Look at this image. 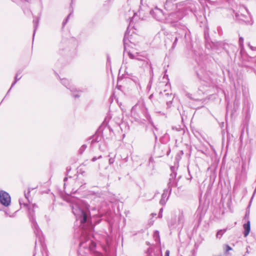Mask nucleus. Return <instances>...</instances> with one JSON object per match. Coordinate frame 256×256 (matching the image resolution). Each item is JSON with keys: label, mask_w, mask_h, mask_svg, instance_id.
<instances>
[{"label": "nucleus", "mask_w": 256, "mask_h": 256, "mask_svg": "<svg viewBox=\"0 0 256 256\" xmlns=\"http://www.w3.org/2000/svg\"><path fill=\"white\" fill-rule=\"evenodd\" d=\"M67 180H68V178L65 177V178H64V182H65Z\"/></svg>", "instance_id": "49"}, {"label": "nucleus", "mask_w": 256, "mask_h": 256, "mask_svg": "<svg viewBox=\"0 0 256 256\" xmlns=\"http://www.w3.org/2000/svg\"><path fill=\"white\" fill-rule=\"evenodd\" d=\"M146 256H152V253L150 252V249L148 248L146 252Z\"/></svg>", "instance_id": "39"}, {"label": "nucleus", "mask_w": 256, "mask_h": 256, "mask_svg": "<svg viewBox=\"0 0 256 256\" xmlns=\"http://www.w3.org/2000/svg\"><path fill=\"white\" fill-rule=\"evenodd\" d=\"M33 256H35V254H34Z\"/></svg>", "instance_id": "59"}, {"label": "nucleus", "mask_w": 256, "mask_h": 256, "mask_svg": "<svg viewBox=\"0 0 256 256\" xmlns=\"http://www.w3.org/2000/svg\"><path fill=\"white\" fill-rule=\"evenodd\" d=\"M190 31L186 28L178 30L172 34H168L164 38L165 46L166 48H170V50H172L176 48L178 42L183 43L186 42L190 40Z\"/></svg>", "instance_id": "3"}, {"label": "nucleus", "mask_w": 256, "mask_h": 256, "mask_svg": "<svg viewBox=\"0 0 256 256\" xmlns=\"http://www.w3.org/2000/svg\"><path fill=\"white\" fill-rule=\"evenodd\" d=\"M226 230L227 228L218 230L216 234V238L220 239L222 236L223 234L226 232Z\"/></svg>", "instance_id": "19"}, {"label": "nucleus", "mask_w": 256, "mask_h": 256, "mask_svg": "<svg viewBox=\"0 0 256 256\" xmlns=\"http://www.w3.org/2000/svg\"><path fill=\"white\" fill-rule=\"evenodd\" d=\"M60 80L62 84L68 89L70 90V92H73L74 90V87L70 84L68 80L66 78H62Z\"/></svg>", "instance_id": "13"}, {"label": "nucleus", "mask_w": 256, "mask_h": 256, "mask_svg": "<svg viewBox=\"0 0 256 256\" xmlns=\"http://www.w3.org/2000/svg\"><path fill=\"white\" fill-rule=\"evenodd\" d=\"M87 148V146L85 144L82 145L78 150V154H82L86 150Z\"/></svg>", "instance_id": "23"}, {"label": "nucleus", "mask_w": 256, "mask_h": 256, "mask_svg": "<svg viewBox=\"0 0 256 256\" xmlns=\"http://www.w3.org/2000/svg\"><path fill=\"white\" fill-rule=\"evenodd\" d=\"M244 39L242 36H240L238 40V44L240 46V48L242 50H244Z\"/></svg>", "instance_id": "22"}, {"label": "nucleus", "mask_w": 256, "mask_h": 256, "mask_svg": "<svg viewBox=\"0 0 256 256\" xmlns=\"http://www.w3.org/2000/svg\"><path fill=\"white\" fill-rule=\"evenodd\" d=\"M248 248H250V246H247V248H246V254H249V251L248 250Z\"/></svg>", "instance_id": "48"}, {"label": "nucleus", "mask_w": 256, "mask_h": 256, "mask_svg": "<svg viewBox=\"0 0 256 256\" xmlns=\"http://www.w3.org/2000/svg\"><path fill=\"white\" fill-rule=\"evenodd\" d=\"M20 72L19 73L18 72L16 74V75L15 76V78H14V80L12 83V86H11L10 88L9 89V90H8V92H7V94L10 92V90L12 89V88L16 84L17 82L21 78V76L18 77V74H20Z\"/></svg>", "instance_id": "20"}, {"label": "nucleus", "mask_w": 256, "mask_h": 256, "mask_svg": "<svg viewBox=\"0 0 256 256\" xmlns=\"http://www.w3.org/2000/svg\"><path fill=\"white\" fill-rule=\"evenodd\" d=\"M73 1H74V0H72V2H73Z\"/></svg>", "instance_id": "58"}, {"label": "nucleus", "mask_w": 256, "mask_h": 256, "mask_svg": "<svg viewBox=\"0 0 256 256\" xmlns=\"http://www.w3.org/2000/svg\"><path fill=\"white\" fill-rule=\"evenodd\" d=\"M248 46H250V48L252 50H256V47H254L250 45V44H248Z\"/></svg>", "instance_id": "41"}, {"label": "nucleus", "mask_w": 256, "mask_h": 256, "mask_svg": "<svg viewBox=\"0 0 256 256\" xmlns=\"http://www.w3.org/2000/svg\"><path fill=\"white\" fill-rule=\"evenodd\" d=\"M243 226L244 228V237H246L250 230V221L248 220L246 223L244 224Z\"/></svg>", "instance_id": "16"}, {"label": "nucleus", "mask_w": 256, "mask_h": 256, "mask_svg": "<svg viewBox=\"0 0 256 256\" xmlns=\"http://www.w3.org/2000/svg\"><path fill=\"white\" fill-rule=\"evenodd\" d=\"M131 117L138 124H144L145 122H148V124L146 126V131H150L154 137V141L158 140V137L154 131L158 128L154 126L151 117L148 112L147 108L143 103L137 104L134 106L131 110Z\"/></svg>", "instance_id": "2"}, {"label": "nucleus", "mask_w": 256, "mask_h": 256, "mask_svg": "<svg viewBox=\"0 0 256 256\" xmlns=\"http://www.w3.org/2000/svg\"><path fill=\"white\" fill-rule=\"evenodd\" d=\"M208 34H206V30H205V31H204V36H205V38H206V36H208Z\"/></svg>", "instance_id": "46"}, {"label": "nucleus", "mask_w": 256, "mask_h": 256, "mask_svg": "<svg viewBox=\"0 0 256 256\" xmlns=\"http://www.w3.org/2000/svg\"><path fill=\"white\" fill-rule=\"evenodd\" d=\"M170 194H171V193H170L168 189V188L164 189V192L162 195V198L160 201V204L162 206L166 204Z\"/></svg>", "instance_id": "12"}, {"label": "nucleus", "mask_w": 256, "mask_h": 256, "mask_svg": "<svg viewBox=\"0 0 256 256\" xmlns=\"http://www.w3.org/2000/svg\"><path fill=\"white\" fill-rule=\"evenodd\" d=\"M41 7L42 8V4L41 3Z\"/></svg>", "instance_id": "56"}, {"label": "nucleus", "mask_w": 256, "mask_h": 256, "mask_svg": "<svg viewBox=\"0 0 256 256\" xmlns=\"http://www.w3.org/2000/svg\"><path fill=\"white\" fill-rule=\"evenodd\" d=\"M228 139H229V137H228Z\"/></svg>", "instance_id": "57"}, {"label": "nucleus", "mask_w": 256, "mask_h": 256, "mask_svg": "<svg viewBox=\"0 0 256 256\" xmlns=\"http://www.w3.org/2000/svg\"><path fill=\"white\" fill-rule=\"evenodd\" d=\"M181 18L182 16L179 12H172L168 14L167 18V21L170 23H174L178 22Z\"/></svg>", "instance_id": "11"}, {"label": "nucleus", "mask_w": 256, "mask_h": 256, "mask_svg": "<svg viewBox=\"0 0 256 256\" xmlns=\"http://www.w3.org/2000/svg\"><path fill=\"white\" fill-rule=\"evenodd\" d=\"M208 34H206V30H205V31H204V36H205V38H206V36H208Z\"/></svg>", "instance_id": "45"}, {"label": "nucleus", "mask_w": 256, "mask_h": 256, "mask_svg": "<svg viewBox=\"0 0 256 256\" xmlns=\"http://www.w3.org/2000/svg\"><path fill=\"white\" fill-rule=\"evenodd\" d=\"M19 202L20 206L24 205V207H26L28 208L29 212H28V218L30 222L32 224V226L34 230V233L36 234V244H35V248H36V246L37 244V243L38 242L41 246H42L44 243V237L42 234V232L40 229V228L36 220L35 219L34 216V209L37 207L36 205V204H32V210H30L28 208V204L26 202H22V200H19Z\"/></svg>", "instance_id": "4"}, {"label": "nucleus", "mask_w": 256, "mask_h": 256, "mask_svg": "<svg viewBox=\"0 0 256 256\" xmlns=\"http://www.w3.org/2000/svg\"><path fill=\"white\" fill-rule=\"evenodd\" d=\"M249 214H250V211L249 210H246V213L245 214V216H244V218H248V217H249Z\"/></svg>", "instance_id": "38"}, {"label": "nucleus", "mask_w": 256, "mask_h": 256, "mask_svg": "<svg viewBox=\"0 0 256 256\" xmlns=\"http://www.w3.org/2000/svg\"><path fill=\"white\" fill-rule=\"evenodd\" d=\"M30 190H31V188H29L28 189V192L26 193V192H24V196L28 200V201L29 202V200H28V196H29V194L30 192Z\"/></svg>", "instance_id": "28"}, {"label": "nucleus", "mask_w": 256, "mask_h": 256, "mask_svg": "<svg viewBox=\"0 0 256 256\" xmlns=\"http://www.w3.org/2000/svg\"><path fill=\"white\" fill-rule=\"evenodd\" d=\"M12 0L13 2L18 4H20L23 2V0Z\"/></svg>", "instance_id": "33"}, {"label": "nucleus", "mask_w": 256, "mask_h": 256, "mask_svg": "<svg viewBox=\"0 0 256 256\" xmlns=\"http://www.w3.org/2000/svg\"><path fill=\"white\" fill-rule=\"evenodd\" d=\"M70 170H71L70 168L67 167V168H66V170H67L68 172L69 171H70Z\"/></svg>", "instance_id": "47"}, {"label": "nucleus", "mask_w": 256, "mask_h": 256, "mask_svg": "<svg viewBox=\"0 0 256 256\" xmlns=\"http://www.w3.org/2000/svg\"><path fill=\"white\" fill-rule=\"evenodd\" d=\"M133 18H134V16L129 18V19L130 20V22L132 20Z\"/></svg>", "instance_id": "50"}, {"label": "nucleus", "mask_w": 256, "mask_h": 256, "mask_svg": "<svg viewBox=\"0 0 256 256\" xmlns=\"http://www.w3.org/2000/svg\"><path fill=\"white\" fill-rule=\"evenodd\" d=\"M132 80L135 83L136 88H138V86L140 87V84L139 83L138 80L137 78L134 77Z\"/></svg>", "instance_id": "27"}, {"label": "nucleus", "mask_w": 256, "mask_h": 256, "mask_svg": "<svg viewBox=\"0 0 256 256\" xmlns=\"http://www.w3.org/2000/svg\"><path fill=\"white\" fill-rule=\"evenodd\" d=\"M184 222V218L182 211L180 212V214L178 216V224L180 225L181 226H182Z\"/></svg>", "instance_id": "18"}, {"label": "nucleus", "mask_w": 256, "mask_h": 256, "mask_svg": "<svg viewBox=\"0 0 256 256\" xmlns=\"http://www.w3.org/2000/svg\"><path fill=\"white\" fill-rule=\"evenodd\" d=\"M176 130H179V129H178V128H176Z\"/></svg>", "instance_id": "55"}, {"label": "nucleus", "mask_w": 256, "mask_h": 256, "mask_svg": "<svg viewBox=\"0 0 256 256\" xmlns=\"http://www.w3.org/2000/svg\"><path fill=\"white\" fill-rule=\"evenodd\" d=\"M107 124L108 122H106V120H105L102 124L99 126L95 134L90 138L88 140H92L90 142L92 144H93L95 142H98L101 140L104 128L106 127Z\"/></svg>", "instance_id": "6"}, {"label": "nucleus", "mask_w": 256, "mask_h": 256, "mask_svg": "<svg viewBox=\"0 0 256 256\" xmlns=\"http://www.w3.org/2000/svg\"><path fill=\"white\" fill-rule=\"evenodd\" d=\"M150 14L156 20L162 21L164 20V14L162 10L156 7L154 9L150 11Z\"/></svg>", "instance_id": "10"}, {"label": "nucleus", "mask_w": 256, "mask_h": 256, "mask_svg": "<svg viewBox=\"0 0 256 256\" xmlns=\"http://www.w3.org/2000/svg\"><path fill=\"white\" fill-rule=\"evenodd\" d=\"M98 256H103L102 254H99Z\"/></svg>", "instance_id": "54"}, {"label": "nucleus", "mask_w": 256, "mask_h": 256, "mask_svg": "<svg viewBox=\"0 0 256 256\" xmlns=\"http://www.w3.org/2000/svg\"><path fill=\"white\" fill-rule=\"evenodd\" d=\"M150 76L151 77V76ZM152 79L151 78H150V80L149 81V82L148 84V86H147V88H150L152 86Z\"/></svg>", "instance_id": "37"}, {"label": "nucleus", "mask_w": 256, "mask_h": 256, "mask_svg": "<svg viewBox=\"0 0 256 256\" xmlns=\"http://www.w3.org/2000/svg\"><path fill=\"white\" fill-rule=\"evenodd\" d=\"M152 96H153V94H152L150 95L149 98H152Z\"/></svg>", "instance_id": "52"}, {"label": "nucleus", "mask_w": 256, "mask_h": 256, "mask_svg": "<svg viewBox=\"0 0 256 256\" xmlns=\"http://www.w3.org/2000/svg\"><path fill=\"white\" fill-rule=\"evenodd\" d=\"M91 210L92 211H96L97 210V208L96 207H94V208H92Z\"/></svg>", "instance_id": "44"}, {"label": "nucleus", "mask_w": 256, "mask_h": 256, "mask_svg": "<svg viewBox=\"0 0 256 256\" xmlns=\"http://www.w3.org/2000/svg\"><path fill=\"white\" fill-rule=\"evenodd\" d=\"M108 162H109L110 164H114V158H110L109 160H108Z\"/></svg>", "instance_id": "36"}, {"label": "nucleus", "mask_w": 256, "mask_h": 256, "mask_svg": "<svg viewBox=\"0 0 256 256\" xmlns=\"http://www.w3.org/2000/svg\"><path fill=\"white\" fill-rule=\"evenodd\" d=\"M11 198L10 194L4 190L0 191V202L5 206H8L10 203Z\"/></svg>", "instance_id": "9"}, {"label": "nucleus", "mask_w": 256, "mask_h": 256, "mask_svg": "<svg viewBox=\"0 0 256 256\" xmlns=\"http://www.w3.org/2000/svg\"><path fill=\"white\" fill-rule=\"evenodd\" d=\"M165 96H166L168 97L170 96L171 98V100H166V102L167 108H170L172 106L174 96L172 93H170V94L166 93Z\"/></svg>", "instance_id": "17"}, {"label": "nucleus", "mask_w": 256, "mask_h": 256, "mask_svg": "<svg viewBox=\"0 0 256 256\" xmlns=\"http://www.w3.org/2000/svg\"><path fill=\"white\" fill-rule=\"evenodd\" d=\"M128 34H129V32L128 31V28L126 31L125 32L124 40H123L124 48H126V44H128L127 41H128Z\"/></svg>", "instance_id": "21"}, {"label": "nucleus", "mask_w": 256, "mask_h": 256, "mask_svg": "<svg viewBox=\"0 0 256 256\" xmlns=\"http://www.w3.org/2000/svg\"><path fill=\"white\" fill-rule=\"evenodd\" d=\"M170 250H166L165 252L164 256H170Z\"/></svg>", "instance_id": "42"}, {"label": "nucleus", "mask_w": 256, "mask_h": 256, "mask_svg": "<svg viewBox=\"0 0 256 256\" xmlns=\"http://www.w3.org/2000/svg\"><path fill=\"white\" fill-rule=\"evenodd\" d=\"M121 158H122V160H124V162H128V155H126V157H124V158H122V156H121Z\"/></svg>", "instance_id": "40"}, {"label": "nucleus", "mask_w": 256, "mask_h": 256, "mask_svg": "<svg viewBox=\"0 0 256 256\" xmlns=\"http://www.w3.org/2000/svg\"><path fill=\"white\" fill-rule=\"evenodd\" d=\"M102 158V156H99L98 157H96V156H94V158H92V161L94 162L95 161H96L98 159H100V158Z\"/></svg>", "instance_id": "34"}, {"label": "nucleus", "mask_w": 256, "mask_h": 256, "mask_svg": "<svg viewBox=\"0 0 256 256\" xmlns=\"http://www.w3.org/2000/svg\"><path fill=\"white\" fill-rule=\"evenodd\" d=\"M40 14H41V12L40 13L38 16L34 18L33 24H34V32H33L32 41H34V36L36 34V30L38 26V23H39Z\"/></svg>", "instance_id": "15"}, {"label": "nucleus", "mask_w": 256, "mask_h": 256, "mask_svg": "<svg viewBox=\"0 0 256 256\" xmlns=\"http://www.w3.org/2000/svg\"><path fill=\"white\" fill-rule=\"evenodd\" d=\"M256 192V189H255V190H254V194H253V196L254 194H255Z\"/></svg>", "instance_id": "53"}, {"label": "nucleus", "mask_w": 256, "mask_h": 256, "mask_svg": "<svg viewBox=\"0 0 256 256\" xmlns=\"http://www.w3.org/2000/svg\"><path fill=\"white\" fill-rule=\"evenodd\" d=\"M166 93H167V92H166V90H164V100H165L166 101V100H171V98H170V96L168 97L166 96H165V94H166Z\"/></svg>", "instance_id": "35"}, {"label": "nucleus", "mask_w": 256, "mask_h": 256, "mask_svg": "<svg viewBox=\"0 0 256 256\" xmlns=\"http://www.w3.org/2000/svg\"><path fill=\"white\" fill-rule=\"evenodd\" d=\"M188 98H190V99H193V98H192V96H192V94H188Z\"/></svg>", "instance_id": "51"}, {"label": "nucleus", "mask_w": 256, "mask_h": 256, "mask_svg": "<svg viewBox=\"0 0 256 256\" xmlns=\"http://www.w3.org/2000/svg\"><path fill=\"white\" fill-rule=\"evenodd\" d=\"M22 10L25 14H32V12L31 11V10H30V8H24V6H22Z\"/></svg>", "instance_id": "24"}, {"label": "nucleus", "mask_w": 256, "mask_h": 256, "mask_svg": "<svg viewBox=\"0 0 256 256\" xmlns=\"http://www.w3.org/2000/svg\"><path fill=\"white\" fill-rule=\"evenodd\" d=\"M70 14L65 19V20L62 22V25H63V26H64V25L66 24V23L68 22V19L69 18V17L70 16Z\"/></svg>", "instance_id": "30"}, {"label": "nucleus", "mask_w": 256, "mask_h": 256, "mask_svg": "<svg viewBox=\"0 0 256 256\" xmlns=\"http://www.w3.org/2000/svg\"><path fill=\"white\" fill-rule=\"evenodd\" d=\"M79 92V90H76V89L75 88L73 92H72L73 97H74L76 98H78L80 96V94L75 93L76 92Z\"/></svg>", "instance_id": "26"}, {"label": "nucleus", "mask_w": 256, "mask_h": 256, "mask_svg": "<svg viewBox=\"0 0 256 256\" xmlns=\"http://www.w3.org/2000/svg\"><path fill=\"white\" fill-rule=\"evenodd\" d=\"M188 176L186 178V179L188 180H191L192 179V176L191 175V174L190 173V171L188 168Z\"/></svg>", "instance_id": "31"}, {"label": "nucleus", "mask_w": 256, "mask_h": 256, "mask_svg": "<svg viewBox=\"0 0 256 256\" xmlns=\"http://www.w3.org/2000/svg\"><path fill=\"white\" fill-rule=\"evenodd\" d=\"M244 52H245L244 50H242V49H240V54H241V55H242L243 53Z\"/></svg>", "instance_id": "43"}, {"label": "nucleus", "mask_w": 256, "mask_h": 256, "mask_svg": "<svg viewBox=\"0 0 256 256\" xmlns=\"http://www.w3.org/2000/svg\"><path fill=\"white\" fill-rule=\"evenodd\" d=\"M72 212L77 220L80 221V230L82 237L79 244L78 254L84 255L94 250L96 244L90 240L88 232L94 229L89 209L90 206L81 200H77L72 204Z\"/></svg>", "instance_id": "1"}, {"label": "nucleus", "mask_w": 256, "mask_h": 256, "mask_svg": "<svg viewBox=\"0 0 256 256\" xmlns=\"http://www.w3.org/2000/svg\"><path fill=\"white\" fill-rule=\"evenodd\" d=\"M136 65L144 69L146 68H150V74L151 76V78H153L154 76V72L153 68L152 66V64L147 58H145V59L142 60H140V62H138Z\"/></svg>", "instance_id": "8"}, {"label": "nucleus", "mask_w": 256, "mask_h": 256, "mask_svg": "<svg viewBox=\"0 0 256 256\" xmlns=\"http://www.w3.org/2000/svg\"><path fill=\"white\" fill-rule=\"evenodd\" d=\"M128 56L130 58L132 59H134L135 60L134 64H137L138 62H140V60H142L145 59L146 58L139 56L138 53L136 54V55L131 54L130 52H128Z\"/></svg>", "instance_id": "14"}, {"label": "nucleus", "mask_w": 256, "mask_h": 256, "mask_svg": "<svg viewBox=\"0 0 256 256\" xmlns=\"http://www.w3.org/2000/svg\"><path fill=\"white\" fill-rule=\"evenodd\" d=\"M162 212H163V208H161L160 210V212H159V213H158V217L160 218H162Z\"/></svg>", "instance_id": "32"}, {"label": "nucleus", "mask_w": 256, "mask_h": 256, "mask_svg": "<svg viewBox=\"0 0 256 256\" xmlns=\"http://www.w3.org/2000/svg\"><path fill=\"white\" fill-rule=\"evenodd\" d=\"M154 237L155 238L156 241H158L160 240L158 231L156 230L154 232Z\"/></svg>", "instance_id": "25"}, {"label": "nucleus", "mask_w": 256, "mask_h": 256, "mask_svg": "<svg viewBox=\"0 0 256 256\" xmlns=\"http://www.w3.org/2000/svg\"><path fill=\"white\" fill-rule=\"evenodd\" d=\"M202 72V75L198 72H196L198 78L206 82V86H210L214 83L210 76V74H212L209 72Z\"/></svg>", "instance_id": "7"}, {"label": "nucleus", "mask_w": 256, "mask_h": 256, "mask_svg": "<svg viewBox=\"0 0 256 256\" xmlns=\"http://www.w3.org/2000/svg\"><path fill=\"white\" fill-rule=\"evenodd\" d=\"M226 247V253L232 250V248L228 244H226L225 246Z\"/></svg>", "instance_id": "29"}, {"label": "nucleus", "mask_w": 256, "mask_h": 256, "mask_svg": "<svg viewBox=\"0 0 256 256\" xmlns=\"http://www.w3.org/2000/svg\"><path fill=\"white\" fill-rule=\"evenodd\" d=\"M170 168L172 172L170 176L167 188L169 190L170 193H171L172 188L177 186L178 179H176L177 175V173L176 172V168L174 166H172Z\"/></svg>", "instance_id": "5"}]
</instances>
